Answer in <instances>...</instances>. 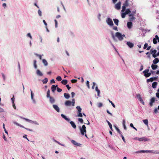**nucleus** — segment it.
Returning <instances> with one entry per match:
<instances>
[{"instance_id": "1", "label": "nucleus", "mask_w": 159, "mask_h": 159, "mask_svg": "<svg viewBox=\"0 0 159 159\" xmlns=\"http://www.w3.org/2000/svg\"><path fill=\"white\" fill-rule=\"evenodd\" d=\"M79 129L81 134L82 135H85V136L88 138L87 134H85L86 132V127L84 125H82V127L80 126L79 127Z\"/></svg>"}, {"instance_id": "2", "label": "nucleus", "mask_w": 159, "mask_h": 159, "mask_svg": "<svg viewBox=\"0 0 159 159\" xmlns=\"http://www.w3.org/2000/svg\"><path fill=\"white\" fill-rule=\"evenodd\" d=\"M125 36L124 34L122 35L119 32H117L115 34V36L120 41L122 40L123 39V37H125Z\"/></svg>"}, {"instance_id": "3", "label": "nucleus", "mask_w": 159, "mask_h": 159, "mask_svg": "<svg viewBox=\"0 0 159 159\" xmlns=\"http://www.w3.org/2000/svg\"><path fill=\"white\" fill-rule=\"evenodd\" d=\"M129 6V0H126L122 7V12L124 11L126 9V7Z\"/></svg>"}, {"instance_id": "4", "label": "nucleus", "mask_w": 159, "mask_h": 159, "mask_svg": "<svg viewBox=\"0 0 159 159\" xmlns=\"http://www.w3.org/2000/svg\"><path fill=\"white\" fill-rule=\"evenodd\" d=\"M149 71L148 69L145 70L143 71V73L144 74V76L146 77H148L151 75V73H148Z\"/></svg>"}, {"instance_id": "5", "label": "nucleus", "mask_w": 159, "mask_h": 159, "mask_svg": "<svg viewBox=\"0 0 159 159\" xmlns=\"http://www.w3.org/2000/svg\"><path fill=\"white\" fill-rule=\"evenodd\" d=\"M107 24L109 25L113 26V23L112 20L109 18H107Z\"/></svg>"}, {"instance_id": "6", "label": "nucleus", "mask_w": 159, "mask_h": 159, "mask_svg": "<svg viewBox=\"0 0 159 159\" xmlns=\"http://www.w3.org/2000/svg\"><path fill=\"white\" fill-rule=\"evenodd\" d=\"M121 2H119L116 3L115 6V8L117 10H119L120 8Z\"/></svg>"}, {"instance_id": "7", "label": "nucleus", "mask_w": 159, "mask_h": 159, "mask_svg": "<svg viewBox=\"0 0 159 159\" xmlns=\"http://www.w3.org/2000/svg\"><path fill=\"white\" fill-rule=\"evenodd\" d=\"M138 140L140 141H144V142L148 141L149 139L147 138L146 137H144L139 139H138Z\"/></svg>"}, {"instance_id": "8", "label": "nucleus", "mask_w": 159, "mask_h": 159, "mask_svg": "<svg viewBox=\"0 0 159 159\" xmlns=\"http://www.w3.org/2000/svg\"><path fill=\"white\" fill-rule=\"evenodd\" d=\"M139 152V153H144V152H152L153 153H155V152H153L152 150H148V151H145V150H141L139 152Z\"/></svg>"}, {"instance_id": "9", "label": "nucleus", "mask_w": 159, "mask_h": 159, "mask_svg": "<svg viewBox=\"0 0 159 159\" xmlns=\"http://www.w3.org/2000/svg\"><path fill=\"white\" fill-rule=\"evenodd\" d=\"M157 79V78L156 77H151L150 79H148L147 80V82H152L153 81L156 80Z\"/></svg>"}, {"instance_id": "10", "label": "nucleus", "mask_w": 159, "mask_h": 159, "mask_svg": "<svg viewBox=\"0 0 159 159\" xmlns=\"http://www.w3.org/2000/svg\"><path fill=\"white\" fill-rule=\"evenodd\" d=\"M137 97L138 98L139 100L144 105V103L143 100L142 99L141 95L139 94H138L137 95Z\"/></svg>"}, {"instance_id": "11", "label": "nucleus", "mask_w": 159, "mask_h": 159, "mask_svg": "<svg viewBox=\"0 0 159 159\" xmlns=\"http://www.w3.org/2000/svg\"><path fill=\"white\" fill-rule=\"evenodd\" d=\"M71 104V102L69 100L66 101L65 102V105L66 106H70Z\"/></svg>"}, {"instance_id": "12", "label": "nucleus", "mask_w": 159, "mask_h": 159, "mask_svg": "<svg viewBox=\"0 0 159 159\" xmlns=\"http://www.w3.org/2000/svg\"><path fill=\"white\" fill-rule=\"evenodd\" d=\"M158 39V36L157 35H156L155 36V38H154L153 39V43L155 44H156L157 43V40Z\"/></svg>"}, {"instance_id": "13", "label": "nucleus", "mask_w": 159, "mask_h": 159, "mask_svg": "<svg viewBox=\"0 0 159 159\" xmlns=\"http://www.w3.org/2000/svg\"><path fill=\"white\" fill-rule=\"evenodd\" d=\"M126 44L130 48H133L134 46V44L130 42H127Z\"/></svg>"}, {"instance_id": "14", "label": "nucleus", "mask_w": 159, "mask_h": 159, "mask_svg": "<svg viewBox=\"0 0 159 159\" xmlns=\"http://www.w3.org/2000/svg\"><path fill=\"white\" fill-rule=\"evenodd\" d=\"M53 108L56 110V111L58 112H59L60 111V109L59 107H58V106L54 104L53 105Z\"/></svg>"}, {"instance_id": "15", "label": "nucleus", "mask_w": 159, "mask_h": 159, "mask_svg": "<svg viewBox=\"0 0 159 159\" xmlns=\"http://www.w3.org/2000/svg\"><path fill=\"white\" fill-rule=\"evenodd\" d=\"M155 98L154 97H152L151 98L150 100V102L149 104L151 106L153 105V103L155 102Z\"/></svg>"}, {"instance_id": "16", "label": "nucleus", "mask_w": 159, "mask_h": 159, "mask_svg": "<svg viewBox=\"0 0 159 159\" xmlns=\"http://www.w3.org/2000/svg\"><path fill=\"white\" fill-rule=\"evenodd\" d=\"M57 85H52L51 87V89L52 91L53 92H54L55 91L57 87Z\"/></svg>"}, {"instance_id": "17", "label": "nucleus", "mask_w": 159, "mask_h": 159, "mask_svg": "<svg viewBox=\"0 0 159 159\" xmlns=\"http://www.w3.org/2000/svg\"><path fill=\"white\" fill-rule=\"evenodd\" d=\"M71 143L77 146H79L80 145V143H77L74 140H71Z\"/></svg>"}, {"instance_id": "18", "label": "nucleus", "mask_w": 159, "mask_h": 159, "mask_svg": "<svg viewBox=\"0 0 159 159\" xmlns=\"http://www.w3.org/2000/svg\"><path fill=\"white\" fill-rule=\"evenodd\" d=\"M64 97L66 99H68L70 97V94L69 93H65L64 94Z\"/></svg>"}, {"instance_id": "19", "label": "nucleus", "mask_w": 159, "mask_h": 159, "mask_svg": "<svg viewBox=\"0 0 159 159\" xmlns=\"http://www.w3.org/2000/svg\"><path fill=\"white\" fill-rule=\"evenodd\" d=\"M70 124L71 125L72 127L74 128L75 129L76 126L75 124V123L73 121H71L70 122Z\"/></svg>"}, {"instance_id": "20", "label": "nucleus", "mask_w": 159, "mask_h": 159, "mask_svg": "<svg viewBox=\"0 0 159 159\" xmlns=\"http://www.w3.org/2000/svg\"><path fill=\"white\" fill-rule=\"evenodd\" d=\"M36 73L38 75L42 76L43 75L42 73L39 70H37L36 71Z\"/></svg>"}, {"instance_id": "21", "label": "nucleus", "mask_w": 159, "mask_h": 159, "mask_svg": "<svg viewBox=\"0 0 159 159\" xmlns=\"http://www.w3.org/2000/svg\"><path fill=\"white\" fill-rule=\"evenodd\" d=\"M159 61V59L158 58H155L154 60H153V62L154 64H156L158 63Z\"/></svg>"}, {"instance_id": "22", "label": "nucleus", "mask_w": 159, "mask_h": 159, "mask_svg": "<svg viewBox=\"0 0 159 159\" xmlns=\"http://www.w3.org/2000/svg\"><path fill=\"white\" fill-rule=\"evenodd\" d=\"M158 67V66L156 65H154L152 64L151 66V67L153 70H155L157 69Z\"/></svg>"}, {"instance_id": "23", "label": "nucleus", "mask_w": 159, "mask_h": 159, "mask_svg": "<svg viewBox=\"0 0 159 159\" xmlns=\"http://www.w3.org/2000/svg\"><path fill=\"white\" fill-rule=\"evenodd\" d=\"M132 23L131 22H129L127 23V27L129 28H131L132 26Z\"/></svg>"}, {"instance_id": "24", "label": "nucleus", "mask_w": 159, "mask_h": 159, "mask_svg": "<svg viewBox=\"0 0 159 159\" xmlns=\"http://www.w3.org/2000/svg\"><path fill=\"white\" fill-rule=\"evenodd\" d=\"M157 85V82H154L152 83V88H156Z\"/></svg>"}, {"instance_id": "25", "label": "nucleus", "mask_w": 159, "mask_h": 159, "mask_svg": "<svg viewBox=\"0 0 159 159\" xmlns=\"http://www.w3.org/2000/svg\"><path fill=\"white\" fill-rule=\"evenodd\" d=\"M113 21H114V23L116 25H118V22L119 21L118 19H113Z\"/></svg>"}, {"instance_id": "26", "label": "nucleus", "mask_w": 159, "mask_h": 159, "mask_svg": "<svg viewBox=\"0 0 159 159\" xmlns=\"http://www.w3.org/2000/svg\"><path fill=\"white\" fill-rule=\"evenodd\" d=\"M50 102L51 103H53L54 102H55V100L54 99V98H52V97H50Z\"/></svg>"}, {"instance_id": "27", "label": "nucleus", "mask_w": 159, "mask_h": 159, "mask_svg": "<svg viewBox=\"0 0 159 159\" xmlns=\"http://www.w3.org/2000/svg\"><path fill=\"white\" fill-rule=\"evenodd\" d=\"M76 108L78 111V112H81L82 109L79 106H77L76 107Z\"/></svg>"}, {"instance_id": "28", "label": "nucleus", "mask_w": 159, "mask_h": 159, "mask_svg": "<svg viewBox=\"0 0 159 159\" xmlns=\"http://www.w3.org/2000/svg\"><path fill=\"white\" fill-rule=\"evenodd\" d=\"M42 61H43V63L44 64V65L45 66H47L48 65V63L47 61L45 59H43Z\"/></svg>"}, {"instance_id": "29", "label": "nucleus", "mask_w": 159, "mask_h": 159, "mask_svg": "<svg viewBox=\"0 0 159 159\" xmlns=\"http://www.w3.org/2000/svg\"><path fill=\"white\" fill-rule=\"evenodd\" d=\"M61 83L62 84L66 85L67 84V81L66 80H63L61 81Z\"/></svg>"}, {"instance_id": "30", "label": "nucleus", "mask_w": 159, "mask_h": 159, "mask_svg": "<svg viewBox=\"0 0 159 159\" xmlns=\"http://www.w3.org/2000/svg\"><path fill=\"white\" fill-rule=\"evenodd\" d=\"M23 119L25 120H26L27 121H28L30 123H34V121H32L31 120H29L28 119L25 118H23Z\"/></svg>"}, {"instance_id": "31", "label": "nucleus", "mask_w": 159, "mask_h": 159, "mask_svg": "<svg viewBox=\"0 0 159 159\" xmlns=\"http://www.w3.org/2000/svg\"><path fill=\"white\" fill-rule=\"evenodd\" d=\"M114 127H115L116 129V130L120 134H121V131H120V130L116 126H114Z\"/></svg>"}, {"instance_id": "32", "label": "nucleus", "mask_w": 159, "mask_h": 159, "mask_svg": "<svg viewBox=\"0 0 159 159\" xmlns=\"http://www.w3.org/2000/svg\"><path fill=\"white\" fill-rule=\"evenodd\" d=\"M143 121L146 125H148V121L147 119L143 120Z\"/></svg>"}, {"instance_id": "33", "label": "nucleus", "mask_w": 159, "mask_h": 159, "mask_svg": "<svg viewBox=\"0 0 159 159\" xmlns=\"http://www.w3.org/2000/svg\"><path fill=\"white\" fill-rule=\"evenodd\" d=\"M34 68L36 69L37 68V65H36V60H34Z\"/></svg>"}, {"instance_id": "34", "label": "nucleus", "mask_w": 159, "mask_h": 159, "mask_svg": "<svg viewBox=\"0 0 159 159\" xmlns=\"http://www.w3.org/2000/svg\"><path fill=\"white\" fill-rule=\"evenodd\" d=\"M130 12H131V11H130V9H127L126 10V11H125V14H129V13H130Z\"/></svg>"}, {"instance_id": "35", "label": "nucleus", "mask_w": 159, "mask_h": 159, "mask_svg": "<svg viewBox=\"0 0 159 159\" xmlns=\"http://www.w3.org/2000/svg\"><path fill=\"white\" fill-rule=\"evenodd\" d=\"M151 53L152 54H155L157 52V50L155 49H154L152 51V50H151Z\"/></svg>"}, {"instance_id": "36", "label": "nucleus", "mask_w": 159, "mask_h": 159, "mask_svg": "<svg viewBox=\"0 0 159 159\" xmlns=\"http://www.w3.org/2000/svg\"><path fill=\"white\" fill-rule=\"evenodd\" d=\"M47 98H50V97H51L50 96V90L49 89H48V90L47 93Z\"/></svg>"}, {"instance_id": "37", "label": "nucleus", "mask_w": 159, "mask_h": 159, "mask_svg": "<svg viewBox=\"0 0 159 159\" xmlns=\"http://www.w3.org/2000/svg\"><path fill=\"white\" fill-rule=\"evenodd\" d=\"M135 18L134 16H132V17H130L129 19V21L130 22L133 21L134 20H135Z\"/></svg>"}, {"instance_id": "38", "label": "nucleus", "mask_w": 159, "mask_h": 159, "mask_svg": "<svg viewBox=\"0 0 159 159\" xmlns=\"http://www.w3.org/2000/svg\"><path fill=\"white\" fill-rule=\"evenodd\" d=\"M35 55L37 57H38L41 60L42 59V56L41 55H39L37 53H34Z\"/></svg>"}, {"instance_id": "39", "label": "nucleus", "mask_w": 159, "mask_h": 159, "mask_svg": "<svg viewBox=\"0 0 159 159\" xmlns=\"http://www.w3.org/2000/svg\"><path fill=\"white\" fill-rule=\"evenodd\" d=\"M56 79L58 80V81H61L62 80V79L61 77V76H57V78H56Z\"/></svg>"}, {"instance_id": "40", "label": "nucleus", "mask_w": 159, "mask_h": 159, "mask_svg": "<svg viewBox=\"0 0 159 159\" xmlns=\"http://www.w3.org/2000/svg\"><path fill=\"white\" fill-rule=\"evenodd\" d=\"M48 81V79L47 78H45L43 80V83L44 84H46Z\"/></svg>"}, {"instance_id": "41", "label": "nucleus", "mask_w": 159, "mask_h": 159, "mask_svg": "<svg viewBox=\"0 0 159 159\" xmlns=\"http://www.w3.org/2000/svg\"><path fill=\"white\" fill-rule=\"evenodd\" d=\"M57 91L58 92H61L62 91V90L61 89L58 87H57Z\"/></svg>"}, {"instance_id": "42", "label": "nucleus", "mask_w": 159, "mask_h": 159, "mask_svg": "<svg viewBox=\"0 0 159 159\" xmlns=\"http://www.w3.org/2000/svg\"><path fill=\"white\" fill-rule=\"evenodd\" d=\"M71 102H72V106H74L75 105V99L74 98L72 99V101Z\"/></svg>"}, {"instance_id": "43", "label": "nucleus", "mask_w": 159, "mask_h": 159, "mask_svg": "<svg viewBox=\"0 0 159 159\" xmlns=\"http://www.w3.org/2000/svg\"><path fill=\"white\" fill-rule=\"evenodd\" d=\"M89 83V82L88 81H87L86 82V84L89 89L90 88Z\"/></svg>"}, {"instance_id": "44", "label": "nucleus", "mask_w": 159, "mask_h": 159, "mask_svg": "<svg viewBox=\"0 0 159 159\" xmlns=\"http://www.w3.org/2000/svg\"><path fill=\"white\" fill-rule=\"evenodd\" d=\"M109 102L111 103L112 105V106L114 107V108H115V104L112 102V101H110L109 99Z\"/></svg>"}, {"instance_id": "45", "label": "nucleus", "mask_w": 159, "mask_h": 159, "mask_svg": "<svg viewBox=\"0 0 159 159\" xmlns=\"http://www.w3.org/2000/svg\"><path fill=\"white\" fill-rule=\"evenodd\" d=\"M55 23V27L56 28H57V21L55 20H54Z\"/></svg>"}, {"instance_id": "46", "label": "nucleus", "mask_w": 159, "mask_h": 159, "mask_svg": "<svg viewBox=\"0 0 159 159\" xmlns=\"http://www.w3.org/2000/svg\"><path fill=\"white\" fill-rule=\"evenodd\" d=\"M126 14H125V13H122V14H121V17L122 18H124L125 17V15H126Z\"/></svg>"}, {"instance_id": "47", "label": "nucleus", "mask_w": 159, "mask_h": 159, "mask_svg": "<svg viewBox=\"0 0 159 159\" xmlns=\"http://www.w3.org/2000/svg\"><path fill=\"white\" fill-rule=\"evenodd\" d=\"M148 44L147 43H145L144 45L143 48L144 49L146 48H147L148 47Z\"/></svg>"}, {"instance_id": "48", "label": "nucleus", "mask_w": 159, "mask_h": 159, "mask_svg": "<svg viewBox=\"0 0 159 159\" xmlns=\"http://www.w3.org/2000/svg\"><path fill=\"white\" fill-rule=\"evenodd\" d=\"M71 81L72 83H75L77 81V80L75 79H73V80H72Z\"/></svg>"}, {"instance_id": "49", "label": "nucleus", "mask_w": 159, "mask_h": 159, "mask_svg": "<svg viewBox=\"0 0 159 159\" xmlns=\"http://www.w3.org/2000/svg\"><path fill=\"white\" fill-rule=\"evenodd\" d=\"M30 91H31V97L32 99H33V96H34V93L32 92L31 89H30Z\"/></svg>"}, {"instance_id": "50", "label": "nucleus", "mask_w": 159, "mask_h": 159, "mask_svg": "<svg viewBox=\"0 0 159 159\" xmlns=\"http://www.w3.org/2000/svg\"><path fill=\"white\" fill-rule=\"evenodd\" d=\"M79 117H82V114L81 112H78V115H77Z\"/></svg>"}, {"instance_id": "51", "label": "nucleus", "mask_w": 159, "mask_h": 159, "mask_svg": "<svg viewBox=\"0 0 159 159\" xmlns=\"http://www.w3.org/2000/svg\"><path fill=\"white\" fill-rule=\"evenodd\" d=\"M78 120L81 123H82L83 122V120L82 118H78Z\"/></svg>"}, {"instance_id": "52", "label": "nucleus", "mask_w": 159, "mask_h": 159, "mask_svg": "<svg viewBox=\"0 0 159 159\" xmlns=\"http://www.w3.org/2000/svg\"><path fill=\"white\" fill-rule=\"evenodd\" d=\"M108 125H109L110 128L111 129V130H112L113 129H112V125L111 124V123H109Z\"/></svg>"}, {"instance_id": "53", "label": "nucleus", "mask_w": 159, "mask_h": 159, "mask_svg": "<svg viewBox=\"0 0 159 159\" xmlns=\"http://www.w3.org/2000/svg\"><path fill=\"white\" fill-rule=\"evenodd\" d=\"M14 97V96L13 95V96L12 98H11V101H12V103H14V100L15 99V98Z\"/></svg>"}, {"instance_id": "54", "label": "nucleus", "mask_w": 159, "mask_h": 159, "mask_svg": "<svg viewBox=\"0 0 159 159\" xmlns=\"http://www.w3.org/2000/svg\"><path fill=\"white\" fill-rule=\"evenodd\" d=\"M121 134V137L122 139H123V141L124 142H125V139L124 137L123 136V135L122 134Z\"/></svg>"}, {"instance_id": "55", "label": "nucleus", "mask_w": 159, "mask_h": 159, "mask_svg": "<svg viewBox=\"0 0 159 159\" xmlns=\"http://www.w3.org/2000/svg\"><path fill=\"white\" fill-rule=\"evenodd\" d=\"M15 124L18 125V126H20V127H22V128H25L24 127V126L22 125H20L19 124L17 123H15Z\"/></svg>"}, {"instance_id": "56", "label": "nucleus", "mask_w": 159, "mask_h": 159, "mask_svg": "<svg viewBox=\"0 0 159 159\" xmlns=\"http://www.w3.org/2000/svg\"><path fill=\"white\" fill-rule=\"evenodd\" d=\"M93 85L92 86V89H94V86H95V85L96 84H95V83L94 82H93Z\"/></svg>"}, {"instance_id": "57", "label": "nucleus", "mask_w": 159, "mask_h": 159, "mask_svg": "<svg viewBox=\"0 0 159 159\" xmlns=\"http://www.w3.org/2000/svg\"><path fill=\"white\" fill-rule=\"evenodd\" d=\"M113 30H115L116 31H118V29H117V27L116 26H114V27H113Z\"/></svg>"}, {"instance_id": "58", "label": "nucleus", "mask_w": 159, "mask_h": 159, "mask_svg": "<svg viewBox=\"0 0 159 159\" xmlns=\"http://www.w3.org/2000/svg\"><path fill=\"white\" fill-rule=\"evenodd\" d=\"M134 12H132L131 14H130L129 15V16L130 17H132V16H134Z\"/></svg>"}, {"instance_id": "59", "label": "nucleus", "mask_w": 159, "mask_h": 159, "mask_svg": "<svg viewBox=\"0 0 159 159\" xmlns=\"http://www.w3.org/2000/svg\"><path fill=\"white\" fill-rule=\"evenodd\" d=\"M38 14H39V15L40 16H41V15H42V12H41V11L39 10H38Z\"/></svg>"}, {"instance_id": "60", "label": "nucleus", "mask_w": 159, "mask_h": 159, "mask_svg": "<svg viewBox=\"0 0 159 159\" xmlns=\"http://www.w3.org/2000/svg\"><path fill=\"white\" fill-rule=\"evenodd\" d=\"M27 36L30 37L31 39H32V37L31 35V34L30 33H29L27 34Z\"/></svg>"}, {"instance_id": "61", "label": "nucleus", "mask_w": 159, "mask_h": 159, "mask_svg": "<svg viewBox=\"0 0 159 159\" xmlns=\"http://www.w3.org/2000/svg\"><path fill=\"white\" fill-rule=\"evenodd\" d=\"M102 104L101 103H99L98 104V107H102Z\"/></svg>"}, {"instance_id": "62", "label": "nucleus", "mask_w": 159, "mask_h": 159, "mask_svg": "<svg viewBox=\"0 0 159 159\" xmlns=\"http://www.w3.org/2000/svg\"><path fill=\"white\" fill-rule=\"evenodd\" d=\"M66 87L67 88V89L68 90H70V87L69 86L68 84H67L66 86Z\"/></svg>"}, {"instance_id": "63", "label": "nucleus", "mask_w": 159, "mask_h": 159, "mask_svg": "<svg viewBox=\"0 0 159 159\" xmlns=\"http://www.w3.org/2000/svg\"><path fill=\"white\" fill-rule=\"evenodd\" d=\"M158 112V110L157 108H155L154 110V112L155 113H157Z\"/></svg>"}, {"instance_id": "64", "label": "nucleus", "mask_w": 159, "mask_h": 159, "mask_svg": "<svg viewBox=\"0 0 159 159\" xmlns=\"http://www.w3.org/2000/svg\"><path fill=\"white\" fill-rule=\"evenodd\" d=\"M156 95L157 97L159 98V93H156Z\"/></svg>"}]
</instances>
